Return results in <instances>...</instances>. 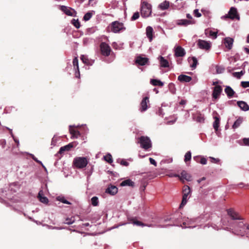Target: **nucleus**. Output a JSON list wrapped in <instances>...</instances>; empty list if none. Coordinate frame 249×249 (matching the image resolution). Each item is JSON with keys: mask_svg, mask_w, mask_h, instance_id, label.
Listing matches in <instances>:
<instances>
[{"mask_svg": "<svg viewBox=\"0 0 249 249\" xmlns=\"http://www.w3.org/2000/svg\"><path fill=\"white\" fill-rule=\"evenodd\" d=\"M106 192L111 195H114L118 192V188L114 185H110L108 187Z\"/></svg>", "mask_w": 249, "mask_h": 249, "instance_id": "20", "label": "nucleus"}, {"mask_svg": "<svg viewBox=\"0 0 249 249\" xmlns=\"http://www.w3.org/2000/svg\"><path fill=\"white\" fill-rule=\"evenodd\" d=\"M169 89H170V91L172 92V93H173V94L175 93V86L174 84H173L172 83L170 84Z\"/></svg>", "mask_w": 249, "mask_h": 249, "instance_id": "46", "label": "nucleus"}, {"mask_svg": "<svg viewBox=\"0 0 249 249\" xmlns=\"http://www.w3.org/2000/svg\"><path fill=\"white\" fill-rule=\"evenodd\" d=\"M244 73L245 72L243 71H241L240 72H235L233 73V75L237 78L240 79L241 76H242Z\"/></svg>", "mask_w": 249, "mask_h": 249, "instance_id": "40", "label": "nucleus"}, {"mask_svg": "<svg viewBox=\"0 0 249 249\" xmlns=\"http://www.w3.org/2000/svg\"><path fill=\"white\" fill-rule=\"evenodd\" d=\"M1 144H2L3 146H4V145H5V144H6V142H5V140H3V141H2V143H1Z\"/></svg>", "mask_w": 249, "mask_h": 249, "instance_id": "62", "label": "nucleus"}, {"mask_svg": "<svg viewBox=\"0 0 249 249\" xmlns=\"http://www.w3.org/2000/svg\"><path fill=\"white\" fill-rule=\"evenodd\" d=\"M129 220L131 222V223H132L134 225H137L138 226L143 227V226H147V225H145V224H144L143 223H142L141 221L137 220L135 218H131V219H130Z\"/></svg>", "mask_w": 249, "mask_h": 249, "instance_id": "30", "label": "nucleus"}, {"mask_svg": "<svg viewBox=\"0 0 249 249\" xmlns=\"http://www.w3.org/2000/svg\"><path fill=\"white\" fill-rule=\"evenodd\" d=\"M199 158H199V157H195L194 158V160H195L197 161H197V160H198V159H199Z\"/></svg>", "mask_w": 249, "mask_h": 249, "instance_id": "60", "label": "nucleus"}, {"mask_svg": "<svg viewBox=\"0 0 249 249\" xmlns=\"http://www.w3.org/2000/svg\"><path fill=\"white\" fill-rule=\"evenodd\" d=\"M148 59L146 57L138 56L137 57L135 62L141 66L145 65L148 62Z\"/></svg>", "mask_w": 249, "mask_h": 249, "instance_id": "18", "label": "nucleus"}, {"mask_svg": "<svg viewBox=\"0 0 249 249\" xmlns=\"http://www.w3.org/2000/svg\"><path fill=\"white\" fill-rule=\"evenodd\" d=\"M245 51L248 54H249V49L248 48H244Z\"/></svg>", "mask_w": 249, "mask_h": 249, "instance_id": "58", "label": "nucleus"}, {"mask_svg": "<svg viewBox=\"0 0 249 249\" xmlns=\"http://www.w3.org/2000/svg\"><path fill=\"white\" fill-rule=\"evenodd\" d=\"M73 144L72 143H69L68 144L62 146L58 152L60 154L63 153L65 151H69L71 148L73 147Z\"/></svg>", "mask_w": 249, "mask_h": 249, "instance_id": "22", "label": "nucleus"}, {"mask_svg": "<svg viewBox=\"0 0 249 249\" xmlns=\"http://www.w3.org/2000/svg\"><path fill=\"white\" fill-rule=\"evenodd\" d=\"M233 39L229 37H226L224 39V44L225 47L229 50H231L232 47Z\"/></svg>", "mask_w": 249, "mask_h": 249, "instance_id": "16", "label": "nucleus"}, {"mask_svg": "<svg viewBox=\"0 0 249 249\" xmlns=\"http://www.w3.org/2000/svg\"><path fill=\"white\" fill-rule=\"evenodd\" d=\"M191 193L190 188L187 185H184L182 190V199L180 205V207H183L187 202V197Z\"/></svg>", "mask_w": 249, "mask_h": 249, "instance_id": "4", "label": "nucleus"}, {"mask_svg": "<svg viewBox=\"0 0 249 249\" xmlns=\"http://www.w3.org/2000/svg\"><path fill=\"white\" fill-rule=\"evenodd\" d=\"M58 200L61 201V202L64 203V204H70L71 203L67 201L66 199H65L64 197L61 198L60 199H58Z\"/></svg>", "mask_w": 249, "mask_h": 249, "instance_id": "50", "label": "nucleus"}, {"mask_svg": "<svg viewBox=\"0 0 249 249\" xmlns=\"http://www.w3.org/2000/svg\"><path fill=\"white\" fill-rule=\"evenodd\" d=\"M138 143L141 147L146 150L152 147V143L150 139L147 136H141L138 139Z\"/></svg>", "mask_w": 249, "mask_h": 249, "instance_id": "3", "label": "nucleus"}, {"mask_svg": "<svg viewBox=\"0 0 249 249\" xmlns=\"http://www.w3.org/2000/svg\"><path fill=\"white\" fill-rule=\"evenodd\" d=\"M74 220L73 218H72V217L71 218H68L66 219L65 223L68 224V225H70V224H72L74 222Z\"/></svg>", "mask_w": 249, "mask_h": 249, "instance_id": "44", "label": "nucleus"}, {"mask_svg": "<svg viewBox=\"0 0 249 249\" xmlns=\"http://www.w3.org/2000/svg\"><path fill=\"white\" fill-rule=\"evenodd\" d=\"M80 58L82 62L85 64L88 65H91L92 64L93 62H91L86 55H82Z\"/></svg>", "mask_w": 249, "mask_h": 249, "instance_id": "32", "label": "nucleus"}, {"mask_svg": "<svg viewBox=\"0 0 249 249\" xmlns=\"http://www.w3.org/2000/svg\"><path fill=\"white\" fill-rule=\"evenodd\" d=\"M194 13L196 17L199 18L201 16V14L199 12L198 9H195L194 11Z\"/></svg>", "mask_w": 249, "mask_h": 249, "instance_id": "49", "label": "nucleus"}, {"mask_svg": "<svg viewBox=\"0 0 249 249\" xmlns=\"http://www.w3.org/2000/svg\"><path fill=\"white\" fill-rule=\"evenodd\" d=\"M207 159L204 157H201L199 162L202 164H206L207 163Z\"/></svg>", "mask_w": 249, "mask_h": 249, "instance_id": "51", "label": "nucleus"}, {"mask_svg": "<svg viewBox=\"0 0 249 249\" xmlns=\"http://www.w3.org/2000/svg\"><path fill=\"white\" fill-rule=\"evenodd\" d=\"M186 101L184 100H181L179 102V104L180 105H184L186 104Z\"/></svg>", "mask_w": 249, "mask_h": 249, "instance_id": "57", "label": "nucleus"}, {"mask_svg": "<svg viewBox=\"0 0 249 249\" xmlns=\"http://www.w3.org/2000/svg\"><path fill=\"white\" fill-rule=\"evenodd\" d=\"M71 23L76 28H79L80 26V22L78 19H73L71 20Z\"/></svg>", "mask_w": 249, "mask_h": 249, "instance_id": "41", "label": "nucleus"}, {"mask_svg": "<svg viewBox=\"0 0 249 249\" xmlns=\"http://www.w3.org/2000/svg\"><path fill=\"white\" fill-rule=\"evenodd\" d=\"M178 80L181 82H189L192 80V77L184 74H181L178 76Z\"/></svg>", "mask_w": 249, "mask_h": 249, "instance_id": "21", "label": "nucleus"}, {"mask_svg": "<svg viewBox=\"0 0 249 249\" xmlns=\"http://www.w3.org/2000/svg\"><path fill=\"white\" fill-rule=\"evenodd\" d=\"M145 187H146V185L143 184V185H142V188H143V190L145 189Z\"/></svg>", "mask_w": 249, "mask_h": 249, "instance_id": "64", "label": "nucleus"}, {"mask_svg": "<svg viewBox=\"0 0 249 249\" xmlns=\"http://www.w3.org/2000/svg\"><path fill=\"white\" fill-rule=\"evenodd\" d=\"M72 63H73L74 68L76 70V71L75 72V76L76 77H79L80 71H79V66H78V60L77 57H75L73 59Z\"/></svg>", "mask_w": 249, "mask_h": 249, "instance_id": "17", "label": "nucleus"}, {"mask_svg": "<svg viewBox=\"0 0 249 249\" xmlns=\"http://www.w3.org/2000/svg\"><path fill=\"white\" fill-rule=\"evenodd\" d=\"M32 158L33 159V160H34L37 163H38L41 164L42 166H43L42 163V162H41V161H40V160H38L37 159L36 157H35V156L34 155H32Z\"/></svg>", "mask_w": 249, "mask_h": 249, "instance_id": "52", "label": "nucleus"}, {"mask_svg": "<svg viewBox=\"0 0 249 249\" xmlns=\"http://www.w3.org/2000/svg\"><path fill=\"white\" fill-rule=\"evenodd\" d=\"M60 10L65 14L69 16L76 17V12L72 8L64 5L60 6Z\"/></svg>", "mask_w": 249, "mask_h": 249, "instance_id": "8", "label": "nucleus"}, {"mask_svg": "<svg viewBox=\"0 0 249 249\" xmlns=\"http://www.w3.org/2000/svg\"><path fill=\"white\" fill-rule=\"evenodd\" d=\"M184 179L188 181L192 180V176L185 170L182 171L180 175V180L184 182Z\"/></svg>", "mask_w": 249, "mask_h": 249, "instance_id": "15", "label": "nucleus"}, {"mask_svg": "<svg viewBox=\"0 0 249 249\" xmlns=\"http://www.w3.org/2000/svg\"><path fill=\"white\" fill-rule=\"evenodd\" d=\"M241 86L244 88H246L249 87V81L241 82Z\"/></svg>", "mask_w": 249, "mask_h": 249, "instance_id": "45", "label": "nucleus"}, {"mask_svg": "<svg viewBox=\"0 0 249 249\" xmlns=\"http://www.w3.org/2000/svg\"><path fill=\"white\" fill-rule=\"evenodd\" d=\"M247 42L249 43V34L248 35L247 37Z\"/></svg>", "mask_w": 249, "mask_h": 249, "instance_id": "61", "label": "nucleus"}, {"mask_svg": "<svg viewBox=\"0 0 249 249\" xmlns=\"http://www.w3.org/2000/svg\"><path fill=\"white\" fill-rule=\"evenodd\" d=\"M225 92L229 97H232L235 92L230 86H227L225 89Z\"/></svg>", "mask_w": 249, "mask_h": 249, "instance_id": "26", "label": "nucleus"}, {"mask_svg": "<svg viewBox=\"0 0 249 249\" xmlns=\"http://www.w3.org/2000/svg\"><path fill=\"white\" fill-rule=\"evenodd\" d=\"M140 17V14L138 12H135L131 18V20H135L137 19Z\"/></svg>", "mask_w": 249, "mask_h": 249, "instance_id": "43", "label": "nucleus"}, {"mask_svg": "<svg viewBox=\"0 0 249 249\" xmlns=\"http://www.w3.org/2000/svg\"><path fill=\"white\" fill-rule=\"evenodd\" d=\"M42 191H39V192L38 193V197L40 201L44 204H47L49 202L48 199L46 196H42Z\"/></svg>", "mask_w": 249, "mask_h": 249, "instance_id": "31", "label": "nucleus"}, {"mask_svg": "<svg viewBox=\"0 0 249 249\" xmlns=\"http://www.w3.org/2000/svg\"><path fill=\"white\" fill-rule=\"evenodd\" d=\"M239 225H240V226L241 227V226H243L244 225V224H243V222H240L239 223Z\"/></svg>", "mask_w": 249, "mask_h": 249, "instance_id": "63", "label": "nucleus"}, {"mask_svg": "<svg viewBox=\"0 0 249 249\" xmlns=\"http://www.w3.org/2000/svg\"><path fill=\"white\" fill-rule=\"evenodd\" d=\"M228 214L231 217L232 220L241 219L239 214L235 212L232 209H229L227 210Z\"/></svg>", "mask_w": 249, "mask_h": 249, "instance_id": "12", "label": "nucleus"}, {"mask_svg": "<svg viewBox=\"0 0 249 249\" xmlns=\"http://www.w3.org/2000/svg\"><path fill=\"white\" fill-rule=\"evenodd\" d=\"M186 17H187V18H189V19H191V18H192V16H191L189 14H187Z\"/></svg>", "mask_w": 249, "mask_h": 249, "instance_id": "59", "label": "nucleus"}, {"mask_svg": "<svg viewBox=\"0 0 249 249\" xmlns=\"http://www.w3.org/2000/svg\"><path fill=\"white\" fill-rule=\"evenodd\" d=\"M242 121H243V119L242 118L239 117L234 123V124L232 125V128L234 129L237 128L242 123Z\"/></svg>", "mask_w": 249, "mask_h": 249, "instance_id": "35", "label": "nucleus"}, {"mask_svg": "<svg viewBox=\"0 0 249 249\" xmlns=\"http://www.w3.org/2000/svg\"><path fill=\"white\" fill-rule=\"evenodd\" d=\"M146 36L149 38L150 41H151L153 38V28L151 26H148L146 29Z\"/></svg>", "mask_w": 249, "mask_h": 249, "instance_id": "25", "label": "nucleus"}, {"mask_svg": "<svg viewBox=\"0 0 249 249\" xmlns=\"http://www.w3.org/2000/svg\"><path fill=\"white\" fill-rule=\"evenodd\" d=\"M91 204L94 206H97L98 205V198L97 196H93L91 199Z\"/></svg>", "mask_w": 249, "mask_h": 249, "instance_id": "38", "label": "nucleus"}, {"mask_svg": "<svg viewBox=\"0 0 249 249\" xmlns=\"http://www.w3.org/2000/svg\"><path fill=\"white\" fill-rule=\"evenodd\" d=\"M171 177H178L180 179V175L177 174H172L170 175Z\"/></svg>", "mask_w": 249, "mask_h": 249, "instance_id": "56", "label": "nucleus"}, {"mask_svg": "<svg viewBox=\"0 0 249 249\" xmlns=\"http://www.w3.org/2000/svg\"><path fill=\"white\" fill-rule=\"evenodd\" d=\"M120 163L123 166H128L129 165V163L125 160H122L120 162Z\"/></svg>", "mask_w": 249, "mask_h": 249, "instance_id": "48", "label": "nucleus"}, {"mask_svg": "<svg viewBox=\"0 0 249 249\" xmlns=\"http://www.w3.org/2000/svg\"><path fill=\"white\" fill-rule=\"evenodd\" d=\"M125 29L122 23L116 21L111 23V30L114 33H118L121 30H124Z\"/></svg>", "mask_w": 249, "mask_h": 249, "instance_id": "7", "label": "nucleus"}, {"mask_svg": "<svg viewBox=\"0 0 249 249\" xmlns=\"http://www.w3.org/2000/svg\"><path fill=\"white\" fill-rule=\"evenodd\" d=\"M101 53L103 55L108 56L110 55L111 48L110 46L105 42H102L100 45Z\"/></svg>", "mask_w": 249, "mask_h": 249, "instance_id": "6", "label": "nucleus"}, {"mask_svg": "<svg viewBox=\"0 0 249 249\" xmlns=\"http://www.w3.org/2000/svg\"><path fill=\"white\" fill-rule=\"evenodd\" d=\"M69 131L72 137L73 138H77L80 135L79 131L72 128L71 126H70Z\"/></svg>", "mask_w": 249, "mask_h": 249, "instance_id": "23", "label": "nucleus"}, {"mask_svg": "<svg viewBox=\"0 0 249 249\" xmlns=\"http://www.w3.org/2000/svg\"><path fill=\"white\" fill-rule=\"evenodd\" d=\"M237 104L238 106L241 108V109H242L244 111H248L249 110V105L247 104V103H246L244 101H238L237 102Z\"/></svg>", "mask_w": 249, "mask_h": 249, "instance_id": "19", "label": "nucleus"}, {"mask_svg": "<svg viewBox=\"0 0 249 249\" xmlns=\"http://www.w3.org/2000/svg\"><path fill=\"white\" fill-rule=\"evenodd\" d=\"M134 185H135V183L130 179H125L123 181L120 183V186H131V187H133L134 186Z\"/></svg>", "mask_w": 249, "mask_h": 249, "instance_id": "24", "label": "nucleus"}, {"mask_svg": "<svg viewBox=\"0 0 249 249\" xmlns=\"http://www.w3.org/2000/svg\"><path fill=\"white\" fill-rule=\"evenodd\" d=\"M217 32H213L212 31H210V36H212L213 38L217 37Z\"/></svg>", "mask_w": 249, "mask_h": 249, "instance_id": "47", "label": "nucleus"}, {"mask_svg": "<svg viewBox=\"0 0 249 249\" xmlns=\"http://www.w3.org/2000/svg\"><path fill=\"white\" fill-rule=\"evenodd\" d=\"M197 45L200 49L205 50L206 51L210 50L211 47L210 42L201 39H199L198 40Z\"/></svg>", "mask_w": 249, "mask_h": 249, "instance_id": "9", "label": "nucleus"}, {"mask_svg": "<svg viewBox=\"0 0 249 249\" xmlns=\"http://www.w3.org/2000/svg\"><path fill=\"white\" fill-rule=\"evenodd\" d=\"M192 23V21L187 19L178 20L177 22V24L179 26H187Z\"/></svg>", "mask_w": 249, "mask_h": 249, "instance_id": "28", "label": "nucleus"}, {"mask_svg": "<svg viewBox=\"0 0 249 249\" xmlns=\"http://www.w3.org/2000/svg\"><path fill=\"white\" fill-rule=\"evenodd\" d=\"M186 54L184 49L181 46H178L175 49V55L176 57H183Z\"/></svg>", "mask_w": 249, "mask_h": 249, "instance_id": "13", "label": "nucleus"}, {"mask_svg": "<svg viewBox=\"0 0 249 249\" xmlns=\"http://www.w3.org/2000/svg\"><path fill=\"white\" fill-rule=\"evenodd\" d=\"M150 83L154 86H158L160 87H162L163 83L161 81L158 79H152L150 80Z\"/></svg>", "mask_w": 249, "mask_h": 249, "instance_id": "33", "label": "nucleus"}, {"mask_svg": "<svg viewBox=\"0 0 249 249\" xmlns=\"http://www.w3.org/2000/svg\"><path fill=\"white\" fill-rule=\"evenodd\" d=\"M222 91V89L220 86H215L213 88V90L212 93L213 98L214 99H217V98H218Z\"/></svg>", "mask_w": 249, "mask_h": 249, "instance_id": "11", "label": "nucleus"}, {"mask_svg": "<svg viewBox=\"0 0 249 249\" xmlns=\"http://www.w3.org/2000/svg\"><path fill=\"white\" fill-rule=\"evenodd\" d=\"M191 159V153L190 151L187 152L185 155L184 161L187 162Z\"/></svg>", "mask_w": 249, "mask_h": 249, "instance_id": "39", "label": "nucleus"}, {"mask_svg": "<svg viewBox=\"0 0 249 249\" xmlns=\"http://www.w3.org/2000/svg\"><path fill=\"white\" fill-rule=\"evenodd\" d=\"M213 115V119H214V121L213 123V127L215 132H217L218 130L220 124V117L216 111H214Z\"/></svg>", "mask_w": 249, "mask_h": 249, "instance_id": "10", "label": "nucleus"}, {"mask_svg": "<svg viewBox=\"0 0 249 249\" xmlns=\"http://www.w3.org/2000/svg\"><path fill=\"white\" fill-rule=\"evenodd\" d=\"M243 141L245 145H249V138H244Z\"/></svg>", "mask_w": 249, "mask_h": 249, "instance_id": "54", "label": "nucleus"}, {"mask_svg": "<svg viewBox=\"0 0 249 249\" xmlns=\"http://www.w3.org/2000/svg\"><path fill=\"white\" fill-rule=\"evenodd\" d=\"M169 7V2L166 0L164 1L159 5V7L161 10H165Z\"/></svg>", "mask_w": 249, "mask_h": 249, "instance_id": "34", "label": "nucleus"}, {"mask_svg": "<svg viewBox=\"0 0 249 249\" xmlns=\"http://www.w3.org/2000/svg\"><path fill=\"white\" fill-rule=\"evenodd\" d=\"M211 159L212 162L217 163L219 161V160L218 159H215L214 158H210Z\"/></svg>", "mask_w": 249, "mask_h": 249, "instance_id": "55", "label": "nucleus"}, {"mask_svg": "<svg viewBox=\"0 0 249 249\" xmlns=\"http://www.w3.org/2000/svg\"><path fill=\"white\" fill-rule=\"evenodd\" d=\"M160 61L161 67L163 68H167L169 67L168 61L164 59V58L161 56L160 57Z\"/></svg>", "mask_w": 249, "mask_h": 249, "instance_id": "27", "label": "nucleus"}, {"mask_svg": "<svg viewBox=\"0 0 249 249\" xmlns=\"http://www.w3.org/2000/svg\"><path fill=\"white\" fill-rule=\"evenodd\" d=\"M205 120L204 115L198 113L196 116V121L199 123H203Z\"/></svg>", "mask_w": 249, "mask_h": 249, "instance_id": "36", "label": "nucleus"}, {"mask_svg": "<svg viewBox=\"0 0 249 249\" xmlns=\"http://www.w3.org/2000/svg\"><path fill=\"white\" fill-rule=\"evenodd\" d=\"M225 18H230L231 19H236L237 20L240 19V16L238 14L237 9L234 7H231L228 13V15H226L224 17Z\"/></svg>", "mask_w": 249, "mask_h": 249, "instance_id": "5", "label": "nucleus"}, {"mask_svg": "<svg viewBox=\"0 0 249 249\" xmlns=\"http://www.w3.org/2000/svg\"><path fill=\"white\" fill-rule=\"evenodd\" d=\"M151 5L146 1H143L141 4V16L143 18L149 17L151 14Z\"/></svg>", "mask_w": 249, "mask_h": 249, "instance_id": "2", "label": "nucleus"}, {"mask_svg": "<svg viewBox=\"0 0 249 249\" xmlns=\"http://www.w3.org/2000/svg\"><path fill=\"white\" fill-rule=\"evenodd\" d=\"M105 160L109 163H111L113 162L112 156L110 154L108 153L104 157Z\"/></svg>", "mask_w": 249, "mask_h": 249, "instance_id": "37", "label": "nucleus"}, {"mask_svg": "<svg viewBox=\"0 0 249 249\" xmlns=\"http://www.w3.org/2000/svg\"><path fill=\"white\" fill-rule=\"evenodd\" d=\"M192 61V63L190 64V67L193 69H195L196 67V65L198 63L197 60L195 57H189L188 61L189 63H191V61Z\"/></svg>", "mask_w": 249, "mask_h": 249, "instance_id": "29", "label": "nucleus"}, {"mask_svg": "<svg viewBox=\"0 0 249 249\" xmlns=\"http://www.w3.org/2000/svg\"><path fill=\"white\" fill-rule=\"evenodd\" d=\"M88 163V161L85 157H76L73 160V165L78 169L85 167Z\"/></svg>", "mask_w": 249, "mask_h": 249, "instance_id": "1", "label": "nucleus"}, {"mask_svg": "<svg viewBox=\"0 0 249 249\" xmlns=\"http://www.w3.org/2000/svg\"><path fill=\"white\" fill-rule=\"evenodd\" d=\"M149 161L151 164H153V165H155V166H157V162L153 159L150 158Z\"/></svg>", "mask_w": 249, "mask_h": 249, "instance_id": "53", "label": "nucleus"}, {"mask_svg": "<svg viewBox=\"0 0 249 249\" xmlns=\"http://www.w3.org/2000/svg\"><path fill=\"white\" fill-rule=\"evenodd\" d=\"M92 17V13L90 12L87 13L84 16L83 19L85 21L89 20Z\"/></svg>", "mask_w": 249, "mask_h": 249, "instance_id": "42", "label": "nucleus"}, {"mask_svg": "<svg viewBox=\"0 0 249 249\" xmlns=\"http://www.w3.org/2000/svg\"><path fill=\"white\" fill-rule=\"evenodd\" d=\"M149 103V98L145 97L142 100L141 103V107L140 110L141 112L145 111L148 107V103Z\"/></svg>", "mask_w": 249, "mask_h": 249, "instance_id": "14", "label": "nucleus"}]
</instances>
